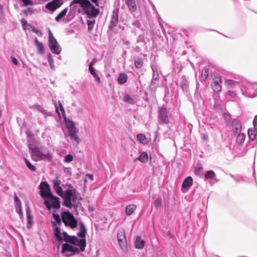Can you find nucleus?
Masks as SVG:
<instances>
[{
    "label": "nucleus",
    "mask_w": 257,
    "mask_h": 257,
    "mask_svg": "<svg viewBox=\"0 0 257 257\" xmlns=\"http://www.w3.org/2000/svg\"><path fill=\"white\" fill-rule=\"evenodd\" d=\"M53 216L55 219V221L52 222L55 236L60 241H66V243L62 245V253L66 256H71L78 253L80 251H84L86 246L85 239H79L75 236L69 235L65 231L62 233L60 228L57 226L61 224L59 215L53 213Z\"/></svg>",
    "instance_id": "nucleus-1"
},
{
    "label": "nucleus",
    "mask_w": 257,
    "mask_h": 257,
    "mask_svg": "<svg viewBox=\"0 0 257 257\" xmlns=\"http://www.w3.org/2000/svg\"><path fill=\"white\" fill-rule=\"evenodd\" d=\"M68 188L64 191L61 197L64 200V205L66 207L71 208L76 206L78 199L76 190L71 185H67Z\"/></svg>",
    "instance_id": "nucleus-2"
},
{
    "label": "nucleus",
    "mask_w": 257,
    "mask_h": 257,
    "mask_svg": "<svg viewBox=\"0 0 257 257\" xmlns=\"http://www.w3.org/2000/svg\"><path fill=\"white\" fill-rule=\"evenodd\" d=\"M75 4H79L86 14L89 17H95L99 13L98 9H96L88 0H73L70 4V7L72 8Z\"/></svg>",
    "instance_id": "nucleus-3"
},
{
    "label": "nucleus",
    "mask_w": 257,
    "mask_h": 257,
    "mask_svg": "<svg viewBox=\"0 0 257 257\" xmlns=\"http://www.w3.org/2000/svg\"><path fill=\"white\" fill-rule=\"evenodd\" d=\"M29 148L31 152V158L33 160L38 162L44 159L50 160L51 158V154L44 151L42 149L37 147L36 145L29 143Z\"/></svg>",
    "instance_id": "nucleus-4"
},
{
    "label": "nucleus",
    "mask_w": 257,
    "mask_h": 257,
    "mask_svg": "<svg viewBox=\"0 0 257 257\" xmlns=\"http://www.w3.org/2000/svg\"><path fill=\"white\" fill-rule=\"evenodd\" d=\"M62 220L66 226L73 229L77 226V220L73 215L69 212H64L61 214Z\"/></svg>",
    "instance_id": "nucleus-5"
},
{
    "label": "nucleus",
    "mask_w": 257,
    "mask_h": 257,
    "mask_svg": "<svg viewBox=\"0 0 257 257\" xmlns=\"http://www.w3.org/2000/svg\"><path fill=\"white\" fill-rule=\"evenodd\" d=\"M65 122L71 140H74L76 144H78L80 142V139L77 135L78 131L75 126L74 122L70 119L65 120Z\"/></svg>",
    "instance_id": "nucleus-6"
},
{
    "label": "nucleus",
    "mask_w": 257,
    "mask_h": 257,
    "mask_svg": "<svg viewBox=\"0 0 257 257\" xmlns=\"http://www.w3.org/2000/svg\"><path fill=\"white\" fill-rule=\"evenodd\" d=\"M257 83H247L245 86V89H244L242 87H240V91L243 95L254 97L257 95Z\"/></svg>",
    "instance_id": "nucleus-7"
},
{
    "label": "nucleus",
    "mask_w": 257,
    "mask_h": 257,
    "mask_svg": "<svg viewBox=\"0 0 257 257\" xmlns=\"http://www.w3.org/2000/svg\"><path fill=\"white\" fill-rule=\"evenodd\" d=\"M49 47L51 51L55 54H59L61 48L50 31L49 32Z\"/></svg>",
    "instance_id": "nucleus-8"
},
{
    "label": "nucleus",
    "mask_w": 257,
    "mask_h": 257,
    "mask_svg": "<svg viewBox=\"0 0 257 257\" xmlns=\"http://www.w3.org/2000/svg\"><path fill=\"white\" fill-rule=\"evenodd\" d=\"M48 198V200L45 201V204L48 210H50L51 208L55 209L60 208V201L58 197L52 195Z\"/></svg>",
    "instance_id": "nucleus-9"
},
{
    "label": "nucleus",
    "mask_w": 257,
    "mask_h": 257,
    "mask_svg": "<svg viewBox=\"0 0 257 257\" xmlns=\"http://www.w3.org/2000/svg\"><path fill=\"white\" fill-rule=\"evenodd\" d=\"M41 195L42 197H49L52 196L50 187L47 182H42L40 185Z\"/></svg>",
    "instance_id": "nucleus-10"
},
{
    "label": "nucleus",
    "mask_w": 257,
    "mask_h": 257,
    "mask_svg": "<svg viewBox=\"0 0 257 257\" xmlns=\"http://www.w3.org/2000/svg\"><path fill=\"white\" fill-rule=\"evenodd\" d=\"M117 237L120 248L124 250L126 247V241L124 232L123 230H119L117 232Z\"/></svg>",
    "instance_id": "nucleus-11"
},
{
    "label": "nucleus",
    "mask_w": 257,
    "mask_h": 257,
    "mask_svg": "<svg viewBox=\"0 0 257 257\" xmlns=\"http://www.w3.org/2000/svg\"><path fill=\"white\" fill-rule=\"evenodd\" d=\"M222 80L219 75H214L213 77V82L212 84V88L216 92H220L221 90V83Z\"/></svg>",
    "instance_id": "nucleus-12"
},
{
    "label": "nucleus",
    "mask_w": 257,
    "mask_h": 257,
    "mask_svg": "<svg viewBox=\"0 0 257 257\" xmlns=\"http://www.w3.org/2000/svg\"><path fill=\"white\" fill-rule=\"evenodd\" d=\"M63 3V0H53L46 5V8L49 10L54 11L60 8Z\"/></svg>",
    "instance_id": "nucleus-13"
},
{
    "label": "nucleus",
    "mask_w": 257,
    "mask_h": 257,
    "mask_svg": "<svg viewBox=\"0 0 257 257\" xmlns=\"http://www.w3.org/2000/svg\"><path fill=\"white\" fill-rule=\"evenodd\" d=\"M159 121L162 124H166L169 122V118L167 115V110L166 108L162 107L159 109Z\"/></svg>",
    "instance_id": "nucleus-14"
},
{
    "label": "nucleus",
    "mask_w": 257,
    "mask_h": 257,
    "mask_svg": "<svg viewBox=\"0 0 257 257\" xmlns=\"http://www.w3.org/2000/svg\"><path fill=\"white\" fill-rule=\"evenodd\" d=\"M152 69L153 75L150 86L152 89H155L158 85L159 74L157 72V68L155 66H152Z\"/></svg>",
    "instance_id": "nucleus-15"
},
{
    "label": "nucleus",
    "mask_w": 257,
    "mask_h": 257,
    "mask_svg": "<svg viewBox=\"0 0 257 257\" xmlns=\"http://www.w3.org/2000/svg\"><path fill=\"white\" fill-rule=\"evenodd\" d=\"M53 184V188L56 193L60 196H62L64 191L61 186V181L58 179H55L52 181Z\"/></svg>",
    "instance_id": "nucleus-16"
},
{
    "label": "nucleus",
    "mask_w": 257,
    "mask_h": 257,
    "mask_svg": "<svg viewBox=\"0 0 257 257\" xmlns=\"http://www.w3.org/2000/svg\"><path fill=\"white\" fill-rule=\"evenodd\" d=\"M232 130L234 135L241 133V126L239 122L236 119H233L232 121Z\"/></svg>",
    "instance_id": "nucleus-17"
},
{
    "label": "nucleus",
    "mask_w": 257,
    "mask_h": 257,
    "mask_svg": "<svg viewBox=\"0 0 257 257\" xmlns=\"http://www.w3.org/2000/svg\"><path fill=\"white\" fill-rule=\"evenodd\" d=\"M193 184V180L191 177H187L183 181L182 187L188 190Z\"/></svg>",
    "instance_id": "nucleus-18"
},
{
    "label": "nucleus",
    "mask_w": 257,
    "mask_h": 257,
    "mask_svg": "<svg viewBox=\"0 0 257 257\" xmlns=\"http://www.w3.org/2000/svg\"><path fill=\"white\" fill-rule=\"evenodd\" d=\"M224 84L225 86L228 88L238 87L240 89V87H241V86L237 82L230 79L226 80L225 81Z\"/></svg>",
    "instance_id": "nucleus-19"
},
{
    "label": "nucleus",
    "mask_w": 257,
    "mask_h": 257,
    "mask_svg": "<svg viewBox=\"0 0 257 257\" xmlns=\"http://www.w3.org/2000/svg\"><path fill=\"white\" fill-rule=\"evenodd\" d=\"M34 42L38 50V53L40 54H43L44 53V47L43 44L40 42L36 37L34 39Z\"/></svg>",
    "instance_id": "nucleus-20"
},
{
    "label": "nucleus",
    "mask_w": 257,
    "mask_h": 257,
    "mask_svg": "<svg viewBox=\"0 0 257 257\" xmlns=\"http://www.w3.org/2000/svg\"><path fill=\"white\" fill-rule=\"evenodd\" d=\"M236 137V143L239 146H241L243 144L245 139V135L242 133H239L236 135H234Z\"/></svg>",
    "instance_id": "nucleus-21"
},
{
    "label": "nucleus",
    "mask_w": 257,
    "mask_h": 257,
    "mask_svg": "<svg viewBox=\"0 0 257 257\" xmlns=\"http://www.w3.org/2000/svg\"><path fill=\"white\" fill-rule=\"evenodd\" d=\"M135 160H139L142 163H146L148 161V154L146 152H143L138 157L135 159Z\"/></svg>",
    "instance_id": "nucleus-22"
},
{
    "label": "nucleus",
    "mask_w": 257,
    "mask_h": 257,
    "mask_svg": "<svg viewBox=\"0 0 257 257\" xmlns=\"http://www.w3.org/2000/svg\"><path fill=\"white\" fill-rule=\"evenodd\" d=\"M125 3L128 6L129 10L131 12H134L137 9L136 4L134 0H126Z\"/></svg>",
    "instance_id": "nucleus-23"
},
{
    "label": "nucleus",
    "mask_w": 257,
    "mask_h": 257,
    "mask_svg": "<svg viewBox=\"0 0 257 257\" xmlns=\"http://www.w3.org/2000/svg\"><path fill=\"white\" fill-rule=\"evenodd\" d=\"M127 79V75L125 73H121L119 74L117 78V81L119 84H123L126 82Z\"/></svg>",
    "instance_id": "nucleus-24"
},
{
    "label": "nucleus",
    "mask_w": 257,
    "mask_h": 257,
    "mask_svg": "<svg viewBox=\"0 0 257 257\" xmlns=\"http://www.w3.org/2000/svg\"><path fill=\"white\" fill-rule=\"evenodd\" d=\"M137 206L135 204L127 205L125 208V212L127 215H131L136 209Z\"/></svg>",
    "instance_id": "nucleus-25"
},
{
    "label": "nucleus",
    "mask_w": 257,
    "mask_h": 257,
    "mask_svg": "<svg viewBox=\"0 0 257 257\" xmlns=\"http://www.w3.org/2000/svg\"><path fill=\"white\" fill-rule=\"evenodd\" d=\"M145 242L141 239V237L138 236L135 241V247L138 249H142L144 246Z\"/></svg>",
    "instance_id": "nucleus-26"
},
{
    "label": "nucleus",
    "mask_w": 257,
    "mask_h": 257,
    "mask_svg": "<svg viewBox=\"0 0 257 257\" xmlns=\"http://www.w3.org/2000/svg\"><path fill=\"white\" fill-rule=\"evenodd\" d=\"M180 86L183 90H186L188 88V82L184 76L180 78Z\"/></svg>",
    "instance_id": "nucleus-27"
},
{
    "label": "nucleus",
    "mask_w": 257,
    "mask_h": 257,
    "mask_svg": "<svg viewBox=\"0 0 257 257\" xmlns=\"http://www.w3.org/2000/svg\"><path fill=\"white\" fill-rule=\"evenodd\" d=\"M89 70L90 74L94 77L95 80H96L98 83H99L100 81V78L95 72L94 68L92 66L89 67Z\"/></svg>",
    "instance_id": "nucleus-28"
},
{
    "label": "nucleus",
    "mask_w": 257,
    "mask_h": 257,
    "mask_svg": "<svg viewBox=\"0 0 257 257\" xmlns=\"http://www.w3.org/2000/svg\"><path fill=\"white\" fill-rule=\"evenodd\" d=\"M257 134V130L253 128V130L251 128H249L248 130V135L250 139L252 141L254 140L255 139L256 136Z\"/></svg>",
    "instance_id": "nucleus-29"
},
{
    "label": "nucleus",
    "mask_w": 257,
    "mask_h": 257,
    "mask_svg": "<svg viewBox=\"0 0 257 257\" xmlns=\"http://www.w3.org/2000/svg\"><path fill=\"white\" fill-rule=\"evenodd\" d=\"M68 8L64 9L63 11H62L58 16L55 18V20L57 22H59L60 20L62 19L64 17H65L67 13Z\"/></svg>",
    "instance_id": "nucleus-30"
},
{
    "label": "nucleus",
    "mask_w": 257,
    "mask_h": 257,
    "mask_svg": "<svg viewBox=\"0 0 257 257\" xmlns=\"http://www.w3.org/2000/svg\"><path fill=\"white\" fill-rule=\"evenodd\" d=\"M215 177V173L212 171H208L205 174V179H213Z\"/></svg>",
    "instance_id": "nucleus-31"
},
{
    "label": "nucleus",
    "mask_w": 257,
    "mask_h": 257,
    "mask_svg": "<svg viewBox=\"0 0 257 257\" xmlns=\"http://www.w3.org/2000/svg\"><path fill=\"white\" fill-rule=\"evenodd\" d=\"M208 69L206 67H204L202 71L201 79L203 80H205L208 76Z\"/></svg>",
    "instance_id": "nucleus-32"
},
{
    "label": "nucleus",
    "mask_w": 257,
    "mask_h": 257,
    "mask_svg": "<svg viewBox=\"0 0 257 257\" xmlns=\"http://www.w3.org/2000/svg\"><path fill=\"white\" fill-rule=\"evenodd\" d=\"M117 22V17H112L110 23L109 24V27L110 28V29H112L113 27H114L116 25Z\"/></svg>",
    "instance_id": "nucleus-33"
},
{
    "label": "nucleus",
    "mask_w": 257,
    "mask_h": 257,
    "mask_svg": "<svg viewBox=\"0 0 257 257\" xmlns=\"http://www.w3.org/2000/svg\"><path fill=\"white\" fill-rule=\"evenodd\" d=\"M137 140L141 144H145L146 142V138L143 134H139L137 135Z\"/></svg>",
    "instance_id": "nucleus-34"
},
{
    "label": "nucleus",
    "mask_w": 257,
    "mask_h": 257,
    "mask_svg": "<svg viewBox=\"0 0 257 257\" xmlns=\"http://www.w3.org/2000/svg\"><path fill=\"white\" fill-rule=\"evenodd\" d=\"M48 60L49 62V63L50 64V67L52 70H55V66L54 64V60L53 58V56L51 54H49L48 57Z\"/></svg>",
    "instance_id": "nucleus-35"
},
{
    "label": "nucleus",
    "mask_w": 257,
    "mask_h": 257,
    "mask_svg": "<svg viewBox=\"0 0 257 257\" xmlns=\"http://www.w3.org/2000/svg\"><path fill=\"white\" fill-rule=\"evenodd\" d=\"M86 233L85 228L83 223L81 224L80 231L78 233V235L81 237H84Z\"/></svg>",
    "instance_id": "nucleus-36"
},
{
    "label": "nucleus",
    "mask_w": 257,
    "mask_h": 257,
    "mask_svg": "<svg viewBox=\"0 0 257 257\" xmlns=\"http://www.w3.org/2000/svg\"><path fill=\"white\" fill-rule=\"evenodd\" d=\"M36 110H37V111L43 113V114H48V112H47V111L46 110H45L43 107H42L40 105H36L35 106V108Z\"/></svg>",
    "instance_id": "nucleus-37"
},
{
    "label": "nucleus",
    "mask_w": 257,
    "mask_h": 257,
    "mask_svg": "<svg viewBox=\"0 0 257 257\" xmlns=\"http://www.w3.org/2000/svg\"><path fill=\"white\" fill-rule=\"evenodd\" d=\"M24 161L25 162V164L27 166V167L31 171H34L36 170L35 167L33 166L28 160H27L26 159L24 158Z\"/></svg>",
    "instance_id": "nucleus-38"
},
{
    "label": "nucleus",
    "mask_w": 257,
    "mask_h": 257,
    "mask_svg": "<svg viewBox=\"0 0 257 257\" xmlns=\"http://www.w3.org/2000/svg\"><path fill=\"white\" fill-rule=\"evenodd\" d=\"M203 168L202 167L196 168L194 171L195 174L198 176H201L203 174Z\"/></svg>",
    "instance_id": "nucleus-39"
},
{
    "label": "nucleus",
    "mask_w": 257,
    "mask_h": 257,
    "mask_svg": "<svg viewBox=\"0 0 257 257\" xmlns=\"http://www.w3.org/2000/svg\"><path fill=\"white\" fill-rule=\"evenodd\" d=\"M94 23H95L94 20L90 19L87 21L88 29L89 31H91V30L93 29Z\"/></svg>",
    "instance_id": "nucleus-40"
},
{
    "label": "nucleus",
    "mask_w": 257,
    "mask_h": 257,
    "mask_svg": "<svg viewBox=\"0 0 257 257\" xmlns=\"http://www.w3.org/2000/svg\"><path fill=\"white\" fill-rule=\"evenodd\" d=\"M162 199L160 198H157L154 202V205L156 208L160 207L162 205Z\"/></svg>",
    "instance_id": "nucleus-41"
},
{
    "label": "nucleus",
    "mask_w": 257,
    "mask_h": 257,
    "mask_svg": "<svg viewBox=\"0 0 257 257\" xmlns=\"http://www.w3.org/2000/svg\"><path fill=\"white\" fill-rule=\"evenodd\" d=\"M143 65V61L141 59H138L135 61V66L138 68H141Z\"/></svg>",
    "instance_id": "nucleus-42"
},
{
    "label": "nucleus",
    "mask_w": 257,
    "mask_h": 257,
    "mask_svg": "<svg viewBox=\"0 0 257 257\" xmlns=\"http://www.w3.org/2000/svg\"><path fill=\"white\" fill-rule=\"evenodd\" d=\"M28 210L29 209L27 210V222H28L27 227H28V228H30L31 227L30 224L32 222V218L28 212Z\"/></svg>",
    "instance_id": "nucleus-43"
},
{
    "label": "nucleus",
    "mask_w": 257,
    "mask_h": 257,
    "mask_svg": "<svg viewBox=\"0 0 257 257\" xmlns=\"http://www.w3.org/2000/svg\"><path fill=\"white\" fill-rule=\"evenodd\" d=\"M73 156L71 155H66L64 160V162L65 163H70L73 160Z\"/></svg>",
    "instance_id": "nucleus-44"
},
{
    "label": "nucleus",
    "mask_w": 257,
    "mask_h": 257,
    "mask_svg": "<svg viewBox=\"0 0 257 257\" xmlns=\"http://www.w3.org/2000/svg\"><path fill=\"white\" fill-rule=\"evenodd\" d=\"M236 94H237V93H236V90L234 91H232V90H229L226 93L227 95L230 96V97H231L232 98H235L236 96Z\"/></svg>",
    "instance_id": "nucleus-45"
},
{
    "label": "nucleus",
    "mask_w": 257,
    "mask_h": 257,
    "mask_svg": "<svg viewBox=\"0 0 257 257\" xmlns=\"http://www.w3.org/2000/svg\"><path fill=\"white\" fill-rule=\"evenodd\" d=\"M34 13V10L32 8H28L25 11L24 14L26 16L31 15Z\"/></svg>",
    "instance_id": "nucleus-46"
},
{
    "label": "nucleus",
    "mask_w": 257,
    "mask_h": 257,
    "mask_svg": "<svg viewBox=\"0 0 257 257\" xmlns=\"http://www.w3.org/2000/svg\"><path fill=\"white\" fill-rule=\"evenodd\" d=\"M15 202L16 204V207L18 206L21 205V202L20 199L18 198L17 195L15 194Z\"/></svg>",
    "instance_id": "nucleus-47"
},
{
    "label": "nucleus",
    "mask_w": 257,
    "mask_h": 257,
    "mask_svg": "<svg viewBox=\"0 0 257 257\" xmlns=\"http://www.w3.org/2000/svg\"><path fill=\"white\" fill-rule=\"evenodd\" d=\"M123 100L125 102H128L130 103H132L133 100L130 96L128 94L124 95L123 97Z\"/></svg>",
    "instance_id": "nucleus-48"
},
{
    "label": "nucleus",
    "mask_w": 257,
    "mask_h": 257,
    "mask_svg": "<svg viewBox=\"0 0 257 257\" xmlns=\"http://www.w3.org/2000/svg\"><path fill=\"white\" fill-rule=\"evenodd\" d=\"M253 128L257 130V115H256L253 120Z\"/></svg>",
    "instance_id": "nucleus-49"
},
{
    "label": "nucleus",
    "mask_w": 257,
    "mask_h": 257,
    "mask_svg": "<svg viewBox=\"0 0 257 257\" xmlns=\"http://www.w3.org/2000/svg\"><path fill=\"white\" fill-rule=\"evenodd\" d=\"M16 209L18 213H19L20 215H22V209L21 205L16 206Z\"/></svg>",
    "instance_id": "nucleus-50"
},
{
    "label": "nucleus",
    "mask_w": 257,
    "mask_h": 257,
    "mask_svg": "<svg viewBox=\"0 0 257 257\" xmlns=\"http://www.w3.org/2000/svg\"><path fill=\"white\" fill-rule=\"evenodd\" d=\"M4 19V13L3 11V7L0 4V21H3Z\"/></svg>",
    "instance_id": "nucleus-51"
},
{
    "label": "nucleus",
    "mask_w": 257,
    "mask_h": 257,
    "mask_svg": "<svg viewBox=\"0 0 257 257\" xmlns=\"http://www.w3.org/2000/svg\"><path fill=\"white\" fill-rule=\"evenodd\" d=\"M22 1L23 2L24 6L32 5V2L31 0H22Z\"/></svg>",
    "instance_id": "nucleus-52"
},
{
    "label": "nucleus",
    "mask_w": 257,
    "mask_h": 257,
    "mask_svg": "<svg viewBox=\"0 0 257 257\" xmlns=\"http://www.w3.org/2000/svg\"><path fill=\"white\" fill-rule=\"evenodd\" d=\"M11 60H12V63L14 65H17V66L19 65L18 61L17 60V59L16 58H15L14 57H12Z\"/></svg>",
    "instance_id": "nucleus-53"
},
{
    "label": "nucleus",
    "mask_w": 257,
    "mask_h": 257,
    "mask_svg": "<svg viewBox=\"0 0 257 257\" xmlns=\"http://www.w3.org/2000/svg\"><path fill=\"white\" fill-rule=\"evenodd\" d=\"M29 142H30V143L36 145L35 140L33 138H30L28 139V146H29Z\"/></svg>",
    "instance_id": "nucleus-54"
},
{
    "label": "nucleus",
    "mask_w": 257,
    "mask_h": 257,
    "mask_svg": "<svg viewBox=\"0 0 257 257\" xmlns=\"http://www.w3.org/2000/svg\"><path fill=\"white\" fill-rule=\"evenodd\" d=\"M21 23L23 24V27H24V29H25V25L27 24V21L25 19H22L21 20Z\"/></svg>",
    "instance_id": "nucleus-55"
},
{
    "label": "nucleus",
    "mask_w": 257,
    "mask_h": 257,
    "mask_svg": "<svg viewBox=\"0 0 257 257\" xmlns=\"http://www.w3.org/2000/svg\"><path fill=\"white\" fill-rule=\"evenodd\" d=\"M59 102V106H60V108L61 110L62 111H64V108H63V105H62V104L61 102L60 101H59V102Z\"/></svg>",
    "instance_id": "nucleus-56"
},
{
    "label": "nucleus",
    "mask_w": 257,
    "mask_h": 257,
    "mask_svg": "<svg viewBox=\"0 0 257 257\" xmlns=\"http://www.w3.org/2000/svg\"><path fill=\"white\" fill-rule=\"evenodd\" d=\"M96 60L95 59H93L92 60V61L90 62L89 65V67H91V66H92V65H93V64L96 62Z\"/></svg>",
    "instance_id": "nucleus-57"
},
{
    "label": "nucleus",
    "mask_w": 257,
    "mask_h": 257,
    "mask_svg": "<svg viewBox=\"0 0 257 257\" xmlns=\"http://www.w3.org/2000/svg\"><path fill=\"white\" fill-rule=\"evenodd\" d=\"M224 118L226 119H227L228 118H230V116L229 114H225L224 115Z\"/></svg>",
    "instance_id": "nucleus-58"
},
{
    "label": "nucleus",
    "mask_w": 257,
    "mask_h": 257,
    "mask_svg": "<svg viewBox=\"0 0 257 257\" xmlns=\"http://www.w3.org/2000/svg\"><path fill=\"white\" fill-rule=\"evenodd\" d=\"M93 3H94L96 5L98 6V0H91Z\"/></svg>",
    "instance_id": "nucleus-59"
},
{
    "label": "nucleus",
    "mask_w": 257,
    "mask_h": 257,
    "mask_svg": "<svg viewBox=\"0 0 257 257\" xmlns=\"http://www.w3.org/2000/svg\"><path fill=\"white\" fill-rule=\"evenodd\" d=\"M88 176H89V177H90V179H91V180H92V179H93V176H92V175H89Z\"/></svg>",
    "instance_id": "nucleus-60"
},
{
    "label": "nucleus",
    "mask_w": 257,
    "mask_h": 257,
    "mask_svg": "<svg viewBox=\"0 0 257 257\" xmlns=\"http://www.w3.org/2000/svg\"><path fill=\"white\" fill-rule=\"evenodd\" d=\"M56 109L57 110H58V108H57V107L56 106Z\"/></svg>",
    "instance_id": "nucleus-61"
}]
</instances>
